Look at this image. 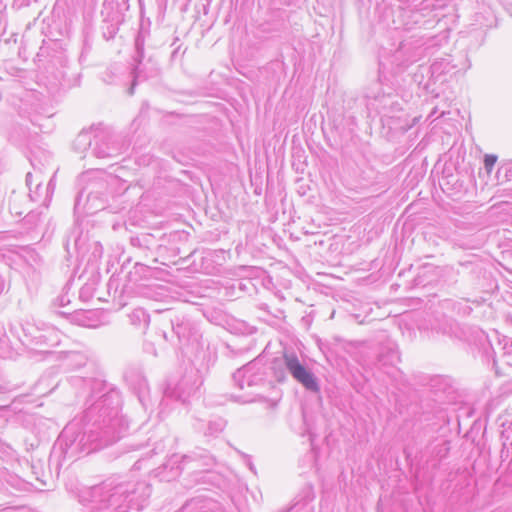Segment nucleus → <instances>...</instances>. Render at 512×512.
<instances>
[{
    "label": "nucleus",
    "mask_w": 512,
    "mask_h": 512,
    "mask_svg": "<svg viewBox=\"0 0 512 512\" xmlns=\"http://www.w3.org/2000/svg\"><path fill=\"white\" fill-rule=\"evenodd\" d=\"M86 384L91 389L87 407L81 417L64 427L56 442L65 459L109 446L128 430V421L119 414L120 392L99 379H89Z\"/></svg>",
    "instance_id": "obj_1"
},
{
    "label": "nucleus",
    "mask_w": 512,
    "mask_h": 512,
    "mask_svg": "<svg viewBox=\"0 0 512 512\" xmlns=\"http://www.w3.org/2000/svg\"><path fill=\"white\" fill-rule=\"evenodd\" d=\"M151 486L145 481H128L122 477H111L98 485L87 487L82 501L92 503L108 502L106 509L114 512H140L151 495Z\"/></svg>",
    "instance_id": "obj_2"
},
{
    "label": "nucleus",
    "mask_w": 512,
    "mask_h": 512,
    "mask_svg": "<svg viewBox=\"0 0 512 512\" xmlns=\"http://www.w3.org/2000/svg\"><path fill=\"white\" fill-rule=\"evenodd\" d=\"M109 179L104 172L87 171L78 178L79 191L75 199L74 210L79 215H92L106 207L109 190Z\"/></svg>",
    "instance_id": "obj_3"
},
{
    "label": "nucleus",
    "mask_w": 512,
    "mask_h": 512,
    "mask_svg": "<svg viewBox=\"0 0 512 512\" xmlns=\"http://www.w3.org/2000/svg\"><path fill=\"white\" fill-rule=\"evenodd\" d=\"M431 336L435 339H448L454 343H466L486 351L489 345L494 351L490 336L478 327L461 325L452 317L441 315L430 324Z\"/></svg>",
    "instance_id": "obj_4"
},
{
    "label": "nucleus",
    "mask_w": 512,
    "mask_h": 512,
    "mask_svg": "<svg viewBox=\"0 0 512 512\" xmlns=\"http://www.w3.org/2000/svg\"><path fill=\"white\" fill-rule=\"evenodd\" d=\"M267 367L260 359H254L233 374V381L240 390L247 391L241 395L233 396L236 402L243 404L256 401L262 391L271 386L267 379Z\"/></svg>",
    "instance_id": "obj_5"
},
{
    "label": "nucleus",
    "mask_w": 512,
    "mask_h": 512,
    "mask_svg": "<svg viewBox=\"0 0 512 512\" xmlns=\"http://www.w3.org/2000/svg\"><path fill=\"white\" fill-rule=\"evenodd\" d=\"M214 463V457L205 449H197L188 455L182 456L174 454L157 469V476L161 481L170 482L180 475L185 466L194 472L198 470L202 472L209 471Z\"/></svg>",
    "instance_id": "obj_6"
},
{
    "label": "nucleus",
    "mask_w": 512,
    "mask_h": 512,
    "mask_svg": "<svg viewBox=\"0 0 512 512\" xmlns=\"http://www.w3.org/2000/svg\"><path fill=\"white\" fill-rule=\"evenodd\" d=\"M272 369L279 382L286 379L285 370L292 378L310 392H319L320 386L314 373L301 361L294 351L285 350L281 359L273 362Z\"/></svg>",
    "instance_id": "obj_7"
},
{
    "label": "nucleus",
    "mask_w": 512,
    "mask_h": 512,
    "mask_svg": "<svg viewBox=\"0 0 512 512\" xmlns=\"http://www.w3.org/2000/svg\"><path fill=\"white\" fill-rule=\"evenodd\" d=\"M380 343L379 351L372 353L367 359H363V367L373 365L377 372H383L391 379H397L401 374L397 368L400 362V353L398 345L391 339H388L384 333L378 337Z\"/></svg>",
    "instance_id": "obj_8"
},
{
    "label": "nucleus",
    "mask_w": 512,
    "mask_h": 512,
    "mask_svg": "<svg viewBox=\"0 0 512 512\" xmlns=\"http://www.w3.org/2000/svg\"><path fill=\"white\" fill-rule=\"evenodd\" d=\"M64 248L68 255L75 254L81 260L96 264L103 256V246L99 241H90L79 226H73L64 240Z\"/></svg>",
    "instance_id": "obj_9"
},
{
    "label": "nucleus",
    "mask_w": 512,
    "mask_h": 512,
    "mask_svg": "<svg viewBox=\"0 0 512 512\" xmlns=\"http://www.w3.org/2000/svg\"><path fill=\"white\" fill-rule=\"evenodd\" d=\"M160 322L163 326L171 327V339L176 337L181 345H193L198 341L199 334L193 328L189 319L183 315H178L173 309H166L161 312Z\"/></svg>",
    "instance_id": "obj_10"
},
{
    "label": "nucleus",
    "mask_w": 512,
    "mask_h": 512,
    "mask_svg": "<svg viewBox=\"0 0 512 512\" xmlns=\"http://www.w3.org/2000/svg\"><path fill=\"white\" fill-rule=\"evenodd\" d=\"M125 150L122 137L110 129L94 130L92 155L97 158H114Z\"/></svg>",
    "instance_id": "obj_11"
},
{
    "label": "nucleus",
    "mask_w": 512,
    "mask_h": 512,
    "mask_svg": "<svg viewBox=\"0 0 512 512\" xmlns=\"http://www.w3.org/2000/svg\"><path fill=\"white\" fill-rule=\"evenodd\" d=\"M203 384V378L198 369H191L187 372L173 389L170 387L166 389V396L176 398L185 404L189 397L194 395Z\"/></svg>",
    "instance_id": "obj_12"
},
{
    "label": "nucleus",
    "mask_w": 512,
    "mask_h": 512,
    "mask_svg": "<svg viewBox=\"0 0 512 512\" xmlns=\"http://www.w3.org/2000/svg\"><path fill=\"white\" fill-rule=\"evenodd\" d=\"M425 50L426 48L420 40H404L394 51L391 62L400 68H406L422 59Z\"/></svg>",
    "instance_id": "obj_13"
},
{
    "label": "nucleus",
    "mask_w": 512,
    "mask_h": 512,
    "mask_svg": "<svg viewBox=\"0 0 512 512\" xmlns=\"http://www.w3.org/2000/svg\"><path fill=\"white\" fill-rule=\"evenodd\" d=\"M425 8L415 9L411 7H400L397 10L396 19L393 20V24L395 25V29H403V30H412L415 27H421L426 23L423 18L425 14L423 13Z\"/></svg>",
    "instance_id": "obj_14"
},
{
    "label": "nucleus",
    "mask_w": 512,
    "mask_h": 512,
    "mask_svg": "<svg viewBox=\"0 0 512 512\" xmlns=\"http://www.w3.org/2000/svg\"><path fill=\"white\" fill-rule=\"evenodd\" d=\"M492 337L497 340L496 344H494L493 340L491 339L492 345L494 347V351L491 349V347L489 345H486V351H484V350H482V351L486 355H488L489 350H491L494 356H496V354H497L496 349H498L501 352L499 359H496L495 357H493V365L496 368L495 372H496V374L499 375L500 374V372L498 370L499 363L506 365L509 368H512V340L507 339V337H503L502 339H500L497 331H494Z\"/></svg>",
    "instance_id": "obj_15"
},
{
    "label": "nucleus",
    "mask_w": 512,
    "mask_h": 512,
    "mask_svg": "<svg viewBox=\"0 0 512 512\" xmlns=\"http://www.w3.org/2000/svg\"><path fill=\"white\" fill-rule=\"evenodd\" d=\"M499 426L502 428L500 438L502 448L500 451L501 462H512V414L505 413L498 417Z\"/></svg>",
    "instance_id": "obj_16"
},
{
    "label": "nucleus",
    "mask_w": 512,
    "mask_h": 512,
    "mask_svg": "<svg viewBox=\"0 0 512 512\" xmlns=\"http://www.w3.org/2000/svg\"><path fill=\"white\" fill-rule=\"evenodd\" d=\"M370 107L375 110L384 122L385 119H393L397 117L402 108L396 97L391 94L382 95L370 102Z\"/></svg>",
    "instance_id": "obj_17"
},
{
    "label": "nucleus",
    "mask_w": 512,
    "mask_h": 512,
    "mask_svg": "<svg viewBox=\"0 0 512 512\" xmlns=\"http://www.w3.org/2000/svg\"><path fill=\"white\" fill-rule=\"evenodd\" d=\"M129 7V0H104L101 15L104 20L123 23Z\"/></svg>",
    "instance_id": "obj_18"
},
{
    "label": "nucleus",
    "mask_w": 512,
    "mask_h": 512,
    "mask_svg": "<svg viewBox=\"0 0 512 512\" xmlns=\"http://www.w3.org/2000/svg\"><path fill=\"white\" fill-rule=\"evenodd\" d=\"M450 451V442L447 440H438L435 438L428 447V458L426 463L433 470L439 468L443 459H445Z\"/></svg>",
    "instance_id": "obj_19"
},
{
    "label": "nucleus",
    "mask_w": 512,
    "mask_h": 512,
    "mask_svg": "<svg viewBox=\"0 0 512 512\" xmlns=\"http://www.w3.org/2000/svg\"><path fill=\"white\" fill-rule=\"evenodd\" d=\"M36 159L31 160V164L34 168V173L28 172L26 175V185L29 189V198L32 202L38 201L40 198V190L42 187L41 170L36 169Z\"/></svg>",
    "instance_id": "obj_20"
},
{
    "label": "nucleus",
    "mask_w": 512,
    "mask_h": 512,
    "mask_svg": "<svg viewBox=\"0 0 512 512\" xmlns=\"http://www.w3.org/2000/svg\"><path fill=\"white\" fill-rule=\"evenodd\" d=\"M440 268L431 264L424 265L420 268L418 274L414 278L415 287H426L430 285L439 275Z\"/></svg>",
    "instance_id": "obj_21"
},
{
    "label": "nucleus",
    "mask_w": 512,
    "mask_h": 512,
    "mask_svg": "<svg viewBox=\"0 0 512 512\" xmlns=\"http://www.w3.org/2000/svg\"><path fill=\"white\" fill-rule=\"evenodd\" d=\"M212 505L210 499L196 497L187 501L178 512H209Z\"/></svg>",
    "instance_id": "obj_22"
},
{
    "label": "nucleus",
    "mask_w": 512,
    "mask_h": 512,
    "mask_svg": "<svg viewBox=\"0 0 512 512\" xmlns=\"http://www.w3.org/2000/svg\"><path fill=\"white\" fill-rule=\"evenodd\" d=\"M125 379L126 381L132 385L135 389H138L139 391H144L147 389V380L143 376L140 369L137 368H130L125 372Z\"/></svg>",
    "instance_id": "obj_23"
},
{
    "label": "nucleus",
    "mask_w": 512,
    "mask_h": 512,
    "mask_svg": "<svg viewBox=\"0 0 512 512\" xmlns=\"http://www.w3.org/2000/svg\"><path fill=\"white\" fill-rule=\"evenodd\" d=\"M92 134L94 135V130L80 132L77 135L76 139L74 140V143H73L74 150L79 153H84L88 149L92 150V147H93Z\"/></svg>",
    "instance_id": "obj_24"
},
{
    "label": "nucleus",
    "mask_w": 512,
    "mask_h": 512,
    "mask_svg": "<svg viewBox=\"0 0 512 512\" xmlns=\"http://www.w3.org/2000/svg\"><path fill=\"white\" fill-rule=\"evenodd\" d=\"M153 244V238L149 234H142L140 236L131 237L130 245L132 248L136 249L139 254H143L147 256L148 251L151 250V245Z\"/></svg>",
    "instance_id": "obj_25"
},
{
    "label": "nucleus",
    "mask_w": 512,
    "mask_h": 512,
    "mask_svg": "<svg viewBox=\"0 0 512 512\" xmlns=\"http://www.w3.org/2000/svg\"><path fill=\"white\" fill-rule=\"evenodd\" d=\"M149 34V32L147 30H144L143 27L140 28V30L138 31L136 37H135V41H134V46H135V55H134V61L137 62L138 64H140L144 57H145V52H144V46H145V38L146 36Z\"/></svg>",
    "instance_id": "obj_26"
},
{
    "label": "nucleus",
    "mask_w": 512,
    "mask_h": 512,
    "mask_svg": "<svg viewBox=\"0 0 512 512\" xmlns=\"http://www.w3.org/2000/svg\"><path fill=\"white\" fill-rule=\"evenodd\" d=\"M129 321L132 325L146 328L150 321V316L145 309L135 308L129 315Z\"/></svg>",
    "instance_id": "obj_27"
},
{
    "label": "nucleus",
    "mask_w": 512,
    "mask_h": 512,
    "mask_svg": "<svg viewBox=\"0 0 512 512\" xmlns=\"http://www.w3.org/2000/svg\"><path fill=\"white\" fill-rule=\"evenodd\" d=\"M43 208L30 210L23 218V224L27 229L32 230L42 223Z\"/></svg>",
    "instance_id": "obj_28"
},
{
    "label": "nucleus",
    "mask_w": 512,
    "mask_h": 512,
    "mask_svg": "<svg viewBox=\"0 0 512 512\" xmlns=\"http://www.w3.org/2000/svg\"><path fill=\"white\" fill-rule=\"evenodd\" d=\"M226 426V421L223 418H215L210 420L207 424V428L204 431L205 436H217L221 433Z\"/></svg>",
    "instance_id": "obj_29"
},
{
    "label": "nucleus",
    "mask_w": 512,
    "mask_h": 512,
    "mask_svg": "<svg viewBox=\"0 0 512 512\" xmlns=\"http://www.w3.org/2000/svg\"><path fill=\"white\" fill-rule=\"evenodd\" d=\"M130 277H134V280L147 279L152 276V269L140 262H136L133 270L129 273Z\"/></svg>",
    "instance_id": "obj_30"
},
{
    "label": "nucleus",
    "mask_w": 512,
    "mask_h": 512,
    "mask_svg": "<svg viewBox=\"0 0 512 512\" xmlns=\"http://www.w3.org/2000/svg\"><path fill=\"white\" fill-rule=\"evenodd\" d=\"M66 361L73 368H81L86 365L88 357L84 353L74 351L67 355Z\"/></svg>",
    "instance_id": "obj_31"
},
{
    "label": "nucleus",
    "mask_w": 512,
    "mask_h": 512,
    "mask_svg": "<svg viewBox=\"0 0 512 512\" xmlns=\"http://www.w3.org/2000/svg\"><path fill=\"white\" fill-rule=\"evenodd\" d=\"M449 62L446 59L433 62L428 71L431 73V77L436 78L449 71Z\"/></svg>",
    "instance_id": "obj_32"
},
{
    "label": "nucleus",
    "mask_w": 512,
    "mask_h": 512,
    "mask_svg": "<svg viewBox=\"0 0 512 512\" xmlns=\"http://www.w3.org/2000/svg\"><path fill=\"white\" fill-rule=\"evenodd\" d=\"M122 23H116L114 21H107L103 19L102 34L106 40H110L115 37L119 31V27Z\"/></svg>",
    "instance_id": "obj_33"
},
{
    "label": "nucleus",
    "mask_w": 512,
    "mask_h": 512,
    "mask_svg": "<svg viewBox=\"0 0 512 512\" xmlns=\"http://www.w3.org/2000/svg\"><path fill=\"white\" fill-rule=\"evenodd\" d=\"M361 181L359 182V185H354V190L356 188H359L361 190L367 189L371 187L374 184L375 180V171L371 168L363 171L360 175Z\"/></svg>",
    "instance_id": "obj_34"
},
{
    "label": "nucleus",
    "mask_w": 512,
    "mask_h": 512,
    "mask_svg": "<svg viewBox=\"0 0 512 512\" xmlns=\"http://www.w3.org/2000/svg\"><path fill=\"white\" fill-rule=\"evenodd\" d=\"M85 489L86 488L81 490V492L79 494V501L81 504H83L85 507H87V509L89 510L88 512H114L112 508L106 509V506L108 505L107 501H105L103 503H92L90 501H82L81 495Z\"/></svg>",
    "instance_id": "obj_35"
},
{
    "label": "nucleus",
    "mask_w": 512,
    "mask_h": 512,
    "mask_svg": "<svg viewBox=\"0 0 512 512\" xmlns=\"http://www.w3.org/2000/svg\"><path fill=\"white\" fill-rule=\"evenodd\" d=\"M497 156L494 154H486L483 158L484 168L490 174L497 162Z\"/></svg>",
    "instance_id": "obj_36"
},
{
    "label": "nucleus",
    "mask_w": 512,
    "mask_h": 512,
    "mask_svg": "<svg viewBox=\"0 0 512 512\" xmlns=\"http://www.w3.org/2000/svg\"><path fill=\"white\" fill-rule=\"evenodd\" d=\"M503 176L505 180H510L512 177V164L502 165L497 171V177L500 179Z\"/></svg>",
    "instance_id": "obj_37"
},
{
    "label": "nucleus",
    "mask_w": 512,
    "mask_h": 512,
    "mask_svg": "<svg viewBox=\"0 0 512 512\" xmlns=\"http://www.w3.org/2000/svg\"><path fill=\"white\" fill-rule=\"evenodd\" d=\"M12 487H14L16 490H24L26 483L22 480L18 479L17 477H10V479L7 481Z\"/></svg>",
    "instance_id": "obj_38"
},
{
    "label": "nucleus",
    "mask_w": 512,
    "mask_h": 512,
    "mask_svg": "<svg viewBox=\"0 0 512 512\" xmlns=\"http://www.w3.org/2000/svg\"><path fill=\"white\" fill-rule=\"evenodd\" d=\"M10 211L12 214H15L16 216H21L23 214V211L19 210V206H17L16 198L10 203Z\"/></svg>",
    "instance_id": "obj_39"
},
{
    "label": "nucleus",
    "mask_w": 512,
    "mask_h": 512,
    "mask_svg": "<svg viewBox=\"0 0 512 512\" xmlns=\"http://www.w3.org/2000/svg\"><path fill=\"white\" fill-rule=\"evenodd\" d=\"M57 302H58L59 306L64 307L66 304H68L70 302V300L68 299V297L66 295H61L57 298Z\"/></svg>",
    "instance_id": "obj_40"
},
{
    "label": "nucleus",
    "mask_w": 512,
    "mask_h": 512,
    "mask_svg": "<svg viewBox=\"0 0 512 512\" xmlns=\"http://www.w3.org/2000/svg\"><path fill=\"white\" fill-rule=\"evenodd\" d=\"M8 288H9V287H8V285L6 284L5 279H4L2 276H0V296H1L5 291H7V290H8Z\"/></svg>",
    "instance_id": "obj_41"
},
{
    "label": "nucleus",
    "mask_w": 512,
    "mask_h": 512,
    "mask_svg": "<svg viewBox=\"0 0 512 512\" xmlns=\"http://www.w3.org/2000/svg\"><path fill=\"white\" fill-rule=\"evenodd\" d=\"M444 380L442 378H436L433 380V387L437 386L438 384H440L441 382H443Z\"/></svg>",
    "instance_id": "obj_42"
},
{
    "label": "nucleus",
    "mask_w": 512,
    "mask_h": 512,
    "mask_svg": "<svg viewBox=\"0 0 512 512\" xmlns=\"http://www.w3.org/2000/svg\"><path fill=\"white\" fill-rule=\"evenodd\" d=\"M431 430H432V429H431L429 426L425 427V428L423 429V432H422L423 437L427 436V434H428Z\"/></svg>",
    "instance_id": "obj_43"
},
{
    "label": "nucleus",
    "mask_w": 512,
    "mask_h": 512,
    "mask_svg": "<svg viewBox=\"0 0 512 512\" xmlns=\"http://www.w3.org/2000/svg\"><path fill=\"white\" fill-rule=\"evenodd\" d=\"M162 336H163V338H164L165 340H169V338H168V334H167V331H166V330H164V329L162 330Z\"/></svg>",
    "instance_id": "obj_44"
},
{
    "label": "nucleus",
    "mask_w": 512,
    "mask_h": 512,
    "mask_svg": "<svg viewBox=\"0 0 512 512\" xmlns=\"http://www.w3.org/2000/svg\"><path fill=\"white\" fill-rule=\"evenodd\" d=\"M366 373H368V371L365 369V373H363L362 376L365 380H368V375Z\"/></svg>",
    "instance_id": "obj_45"
},
{
    "label": "nucleus",
    "mask_w": 512,
    "mask_h": 512,
    "mask_svg": "<svg viewBox=\"0 0 512 512\" xmlns=\"http://www.w3.org/2000/svg\"><path fill=\"white\" fill-rule=\"evenodd\" d=\"M134 93V84L131 86V88L129 89V94H133Z\"/></svg>",
    "instance_id": "obj_46"
},
{
    "label": "nucleus",
    "mask_w": 512,
    "mask_h": 512,
    "mask_svg": "<svg viewBox=\"0 0 512 512\" xmlns=\"http://www.w3.org/2000/svg\"><path fill=\"white\" fill-rule=\"evenodd\" d=\"M51 186H52V179L49 181V183H48V186H47V189H46V190L48 191V190L51 188Z\"/></svg>",
    "instance_id": "obj_47"
},
{
    "label": "nucleus",
    "mask_w": 512,
    "mask_h": 512,
    "mask_svg": "<svg viewBox=\"0 0 512 512\" xmlns=\"http://www.w3.org/2000/svg\"><path fill=\"white\" fill-rule=\"evenodd\" d=\"M353 345H354V351H355V350L358 348V346H357V342H355V341H354V342H353Z\"/></svg>",
    "instance_id": "obj_48"
},
{
    "label": "nucleus",
    "mask_w": 512,
    "mask_h": 512,
    "mask_svg": "<svg viewBox=\"0 0 512 512\" xmlns=\"http://www.w3.org/2000/svg\"><path fill=\"white\" fill-rule=\"evenodd\" d=\"M358 317H359V316H358V315H356V314H354V315H353V318H354V320H355V321H357V320H358Z\"/></svg>",
    "instance_id": "obj_49"
},
{
    "label": "nucleus",
    "mask_w": 512,
    "mask_h": 512,
    "mask_svg": "<svg viewBox=\"0 0 512 512\" xmlns=\"http://www.w3.org/2000/svg\"><path fill=\"white\" fill-rule=\"evenodd\" d=\"M421 6H423L422 8H425L426 6H427V8L429 7V5H428V4H425V5H424V3H421Z\"/></svg>",
    "instance_id": "obj_50"
},
{
    "label": "nucleus",
    "mask_w": 512,
    "mask_h": 512,
    "mask_svg": "<svg viewBox=\"0 0 512 512\" xmlns=\"http://www.w3.org/2000/svg\"><path fill=\"white\" fill-rule=\"evenodd\" d=\"M250 469L253 471L254 470V467L252 464L249 465Z\"/></svg>",
    "instance_id": "obj_51"
},
{
    "label": "nucleus",
    "mask_w": 512,
    "mask_h": 512,
    "mask_svg": "<svg viewBox=\"0 0 512 512\" xmlns=\"http://www.w3.org/2000/svg\"><path fill=\"white\" fill-rule=\"evenodd\" d=\"M2 391V386L0 385V392Z\"/></svg>",
    "instance_id": "obj_52"
},
{
    "label": "nucleus",
    "mask_w": 512,
    "mask_h": 512,
    "mask_svg": "<svg viewBox=\"0 0 512 512\" xmlns=\"http://www.w3.org/2000/svg\"><path fill=\"white\" fill-rule=\"evenodd\" d=\"M353 388L356 389V385L355 384L353 385Z\"/></svg>",
    "instance_id": "obj_53"
},
{
    "label": "nucleus",
    "mask_w": 512,
    "mask_h": 512,
    "mask_svg": "<svg viewBox=\"0 0 512 512\" xmlns=\"http://www.w3.org/2000/svg\"><path fill=\"white\" fill-rule=\"evenodd\" d=\"M289 510H286V511H282V512H288Z\"/></svg>",
    "instance_id": "obj_54"
}]
</instances>
